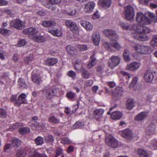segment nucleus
Listing matches in <instances>:
<instances>
[{"label": "nucleus", "instance_id": "nucleus-55", "mask_svg": "<svg viewBox=\"0 0 157 157\" xmlns=\"http://www.w3.org/2000/svg\"><path fill=\"white\" fill-rule=\"evenodd\" d=\"M96 59L95 58H94L92 59L91 60L89 63L87 67L88 69H90L93 67L94 65L96 64Z\"/></svg>", "mask_w": 157, "mask_h": 157}, {"label": "nucleus", "instance_id": "nucleus-22", "mask_svg": "<svg viewBox=\"0 0 157 157\" xmlns=\"http://www.w3.org/2000/svg\"><path fill=\"white\" fill-rule=\"evenodd\" d=\"M104 112V110L102 109H96L94 112V115L95 118L96 119L101 117Z\"/></svg>", "mask_w": 157, "mask_h": 157}, {"label": "nucleus", "instance_id": "nucleus-1", "mask_svg": "<svg viewBox=\"0 0 157 157\" xmlns=\"http://www.w3.org/2000/svg\"><path fill=\"white\" fill-rule=\"evenodd\" d=\"M133 48L137 53L141 54H149L153 51L150 47L138 44H135Z\"/></svg>", "mask_w": 157, "mask_h": 157}, {"label": "nucleus", "instance_id": "nucleus-28", "mask_svg": "<svg viewBox=\"0 0 157 157\" xmlns=\"http://www.w3.org/2000/svg\"><path fill=\"white\" fill-rule=\"evenodd\" d=\"M67 51L69 54L73 56L76 54V51L75 48L71 45H68L66 48Z\"/></svg>", "mask_w": 157, "mask_h": 157}, {"label": "nucleus", "instance_id": "nucleus-60", "mask_svg": "<svg viewBox=\"0 0 157 157\" xmlns=\"http://www.w3.org/2000/svg\"><path fill=\"white\" fill-rule=\"evenodd\" d=\"M67 96L68 98L71 99H73L75 97V94L72 92H69L67 93Z\"/></svg>", "mask_w": 157, "mask_h": 157}, {"label": "nucleus", "instance_id": "nucleus-44", "mask_svg": "<svg viewBox=\"0 0 157 157\" xmlns=\"http://www.w3.org/2000/svg\"><path fill=\"white\" fill-rule=\"evenodd\" d=\"M34 59V56L33 54H30L27 57L24 58V61L26 63L29 64V63L33 60Z\"/></svg>", "mask_w": 157, "mask_h": 157}, {"label": "nucleus", "instance_id": "nucleus-57", "mask_svg": "<svg viewBox=\"0 0 157 157\" xmlns=\"http://www.w3.org/2000/svg\"><path fill=\"white\" fill-rule=\"evenodd\" d=\"M26 44V42L25 40L21 39L19 40L17 46L18 47H21L24 46Z\"/></svg>", "mask_w": 157, "mask_h": 157}, {"label": "nucleus", "instance_id": "nucleus-47", "mask_svg": "<svg viewBox=\"0 0 157 157\" xmlns=\"http://www.w3.org/2000/svg\"><path fill=\"white\" fill-rule=\"evenodd\" d=\"M76 47L81 51H85L88 49L87 46L85 44H78L77 45Z\"/></svg>", "mask_w": 157, "mask_h": 157}, {"label": "nucleus", "instance_id": "nucleus-5", "mask_svg": "<svg viewBox=\"0 0 157 157\" xmlns=\"http://www.w3.org/2000/svg\"><path fill=\"white\" fill-rule=\"evenodd\" d=\"M103 33L106 36L111 37V39H115L118 40L119 38V36L115 31L111 29H105L103 30Z\"/></svg>", "mask_w": 157, "mask_h": 157}, {"label": "nucleus", "instance_id": "nucleus-24", "mask_svg": "<svg viewBox=\"0 0 157 157\" xmlns=\"http://www.w3.org/2000/svg\"><path fill=\"white\" fill-rule=\"evenodd\" d=\"M126 105L127 109L128 110H130L132 109L135 106V102L133 99H128L127 100Z\"/></svg>", "mask_w": 157, "mask_h": 157}, {"label": "nucleus", "instance_id": "nucleus-17", "mask_svg": "<svg viewBox=\"0 0 157 157\" xmlns=\"http://www.w3.org/2000/svg\"><path fill=\"white\" fill-rule=\"evenodd\" d=\"M81 25L84 27L86 30L91 31L93 29V26L91 23L89 21H82L80 22Z\"/></svg>", "mask_w": 157, "mask_h": 157}, {"label": "nucleus", "instance_id": "nucleus-64", "mask_svg": "<svg viewBox=\"0 0 157 157\" xmlns=\"http://www.w3.org/2000/svg\"><path fill=\"white\" fill-rule=\"evenodd\" d=\"M45 139L47 142L52 141L54 140L53 137L51 135H49L45 136Z\"/></svg>", "mask_w": 157, "mask_h": 157}, {"label": "nucleus", "instance_id": "nucleus-21", "mask_svg": "<svg viewBox=\"0 0 157 157\" xmlns=\"http://www.w3.org/2000/svg\"><path fill=\"white\" fill-rule=\"evenodd\" d=\"M155 127L153 124H150L148 126L146 130V133L148 136H151L155 134Z\"/></svg>", "mask_w": 157, "mask_h": 157}, {"label": "nucleus", "instance_id": "nucleus-10", "mask_svg": "<svg viewBox=\"0 0 157 157\" xmlns=\"http://www.w3.org/2000/svg\"><path fill=\"white\" fill-rule=\"evenodd\" d=\"M38 29L34 27H30L23 30V33L25 34H29L36 36L38 33Z\"/></svg>", "mask_w": 157, "mask_h": 157}, {"label": "nucleus", "instance_id": "nucleus-31", "mask_svg": "<svg viewBox=\"0 0 157 157\" xmlns=\"http://www.w3.org/2000/svg\"><path fill=\"white\" fill-rule=\"evenodd\" d=\"M95 5L96 4L94 2H89L84 5V8L86 10H93L94 9Z\"/></svg>", "mask_w": 157, "mask_h": 157}, {"label": "nucleus", "instance_id": "nucleus-32", "mask_svg": "<svg viewBox=\"0 0 157 157\" xmlns=\"http://www.w3.org/2000/svg\"><path fill=\"white\" fill-rule=\"evenodd\" d=\"M33 39L35 41L41 43L45 41V38L41 35L33 36Z\"/></svg>", "mask_w": 157, "mask_h": 157}, {"label": "nucleus", "instance_id": "nucleus-58", "mask_svg": "<svg viewBox=\"0 0 157 157\" xmlns=\"http://www.w3.org/2000/svg\"><path fill=\"white\" fill-rule=\"evenodd\" d=\"M151 147L155 150L157 149V141L155 140H152L151 143Z\"/></svg>", "mask_w": 157, "mask_h": 157}, {"label": "nucleus", "instance_id": "nucleus-33", "mask_svg": "<svg viewBox=\"0 0 157 157\" xmlns=\"http://www.w3.org/2000/svg\"><path fill=\"white\" fill-rule=\"evenodd\" d=\"M81 75L82 77L85 79L88 78L90 76L89 72L84 68L82 67L80 69Z\"/></svg>", "mask_w": 157, "mask_h": 157}, {"label": "nucleus", "instance_id": "nucleus-45", "mask_svg": "<svg viewBox=\"0 0 157 157\" xmlns=\"http://www.w3.org/2000/svg\"><path fill=\"white\" fill-rule=\"evenodd\" d=\"M19 132L21 134H24L30 132V129L28 127H22L19 130Z\"/></svg>", "mask_w": 157, "mask_h": 157}, {"label": "nucleus", "instance_id": "nucleus-42", "mask_svg": "<svg viewBox=\"0 0 157 157\" xmlns=\"http://www.w3.org/2000/svg\"><path fill=\"white\" fill-rule=\"evenodd\" d=\"M138 81V78L137 77H135L133 79L132 81L130 84V88H134V89L136 90V89L135 86H136L137 82Z\"/></svg>", "mask_w": 157, "mask_h": 157}, {"label": "nucleus", "instance_id": "nucleus-8", "mask_svg": "<svg viewBox=\"0 0 157 157\" xmlns=\"http://www.w3.org/2000/svg\"><path fill=\"white\" fill-rule=\"evenodd\" d=\"M132 36L134 38L141 41H146L148 40V37L147 36L141 32H139L137 34H132Z\"/></svg>", "mask_w": 157, "mask_h": 157}, {"label": "nucleus", "instance_id": "nucleus-9", "mask_svg": "<svg viewBox=\"0 0 157 157\" xmlns=\"http://www.w3.org/2000/svg\"><path fill=\"white\" fill-rule=\"evenodd\" d=\"M44 93L47 99H51L56 95L55 90L54 89H49L44 91Z\"/></svg>", "mask_w": 157, "mask_h": 157}, {"label": "nucleus", "instance_id": "nucleus-25", "mask_svg": "<svg viewBox=\"0 0 157 157\" xmlns=\"http://www.w3.org/2000/svg\"><path fill=\"white\" fill-rule=\"evenodd\" d=\"M57 59L54 58H52L48 59L44 61L45 64L48 66H53L58 62Z\"/></svg>", "mask_w": 157, "mask_h": 157}, {"label": "nucleus", "instance_id": "nucleus-20", "mask_svg": "<svg viewBox=\"0 0 157 157\" xmlns=\"http://www.w3.org/2000/svg\"><path fill=\"white\" fill-rule=\"evenodd\" d=\"M48 31L54 36L56 37H60L62 36L63 34L62 30L58 29L48 30Z\"/></svg>", "mask_w": 157, "mask_h": 157}, {"label": "nucleus", "instance_id": "nucleus-18", "mask_svg": "<svg viewBox=\"0 0 157 157\" xmlns=\"http://www.w3.org/2000/svg\"><path fill=\"white\" fill-rule=\"evenodd\" d=\"M48 3L51 5V6L47 5L46 6L48 9L51 10H55L56 9V7L52 6L53 4L59 3L61 1V0H47Z\"/></svg>", "mask_w": 157, "mask_h": 157}, {"label": "nucleus", "instance_id": "nucleus-61", "mask_svg": "<svg viewBox=\"0 0 157 157\" xmlns=\"http://www.w3.org/2000/svg\"><path fill=\"white\" fill-rule=\"evenodd\" d=\"M141 33L143 32L145 34L149 32V29L148 28L145 26H141Z\"/></svg>", "mask_w": 157, "mask_h": 157}, {"label": "nucleus", "instance_id": "nucleus-46", "mask_svg": "<svg viewBox=\"0 0 157 157\" xmlns=\"http://www.w3.org/2000/svg\"><path fill=\"white\" fill-rule=\"evenodd\" d=\"M150 44L153 47H157V35L153 36L150 42Z\"/></svg>", "mask_w": 157, "mask_h": 157}, {"label": "nucleus", "instance_id": "nucleus-11", "mask_svg": "<svg viewBox=\"0 0 157 157\" xmlns=\"http://www.w3.org/2000/svg\"><path fill=\"white\" fill-rule=\"evenodd\" d=\"M26 94L24 93L20 95L18 98L17 103L15 104L16 106H19L22 103H26Z\"/></svg>", "mask_w": 157, "mask_h": 157}, {"label": "nucleus", "instance_id": "nucleus-19", "mask_svg": "<svg viewBox=\"0 0 157 157\" xmlns=\"http://www.w3.org/2000/svg\"><path fill=\"white\" fill-rule=\"evenodd\" d=\"M121 135L122 137L128 139H131L132 136V132L129 129H126L123 131Z\"/></svg>", "mask_w": 157, "mask_h": 157}, {"label": "nucleus", "instance_id": "nucleus-52", "mask_svg": "<svg viewBox=\"0 0 157 157\" xmlns=\"http://www.w3.org/2000/svg\"><path fill=\"white\" fill-rule=\"evenodd\" d=\"M18 85L23 88H26L27 87V86L25 84L24 80L23 79L20 78L18 80Z\"/></svg>", "mask_w": 157, "mask_h": 157}, {"label": "nucleus", "instance_id": "nucleus-7", "mask_svg": "<svg viewBox=\"0 0 157 157\" xmlns=\"http://www.w3.org/2000/svg\"><path fill=\"white\" fill-rule=\"evenodd\" d=\"M141 64L140 63L137 62H133L127 65L126 67L127 70L131 71H135L138 69L140 67Z\"/></svg>", "mask_w": 157, "mask_h": 157}, {"label": "nucleus", "instance_id": "nucleus-35", "mask_svg": "<svg viewBox=\"0 0 157 157\" xmlns=\"http://www.w3.org/2000/svg\"><path fill=\"white\" fill-rule=\"evenodd\" d=\"M123 58L125 61L129 62L131 60L129 51L127 49L125 50L123 53Z\"/></svg>", "mask_w": 157, "mask_h": 157}, {"label": "nucleus", "instance_id": "nucleus-59", "mask_svg": "<svg viewBox=\"0 0 157 157\" xmlns=\"http://www.w3.org/2000/svg\"><path fill=\"white\" fill-rule=\"evenodd\" d=\"M101 17L100 14L98 11L94 13L92 17V19L94 20L99 18Z\"/></svg>", "mask_w": 157, "mask_h": 157}, {"label": "nucleus", "instance_id": "nucleus-6", "mask_svg": "<svg viewBox=\"0 0 157 157\" xmlns=\"http://www.w3.org/2000/svg\"><path fill=\"white\" fill-rule=\"evenodd\" d=\"M10 25L16 29H21L25 26V23L19 19H16L11 21Z\"/></svg>", "mask_w": 157, "mask_h": 157}, {"label": "nucleus", "instance_id": "nucleus-49", "mask_svg": "<svg viewBox=\"0 0 157 157\" xmlns=\"http://www.w3.org/2000/svg\"><path fill=\"white\" fill-rule=\"evenodd\" d=\"M66 13L68 15L77 16L79 14L78 10H67Z\"/></svg>", "mask_w": 157, "mask_h": 157}, {"label": "nucleus", "instance_id": "nucleus-56", "mask_svg": "<svg viewBox=\"0 0 157 157\" xmlns=\"http://www.w3.org/2000/svg\"><path fill=\"white\" fill-rule=\"evenodd\" d=\"M61 142L64 144H70L72 143V141L67 138H63L61 139Z\"/></svg>", "mask_w": 157, "mask_h": 157}, {"label": "nucleus", "instance_id": "nucleus-2", "mask_svg": "<svg viewBox=\"0 0 157 157\" xmlns=\"http://www.w3.org/2000/svg\"><path fill=\"white\" fill-rule=\"evenodd\" d=\"M105 141L109 146L113 148H116L118 146V141L111 135H108L106 136Z\"/></svg>", "mask_w": 157, "mask_h": 157}, {"label": "nucleus", "instance_id": "nucleus-13", "mask_svg": "<svg viewBox=\"0 0 157 157\" xmlns=\"http://www.w3.org/2000/svg\"><path fill=\"white\" fill-rule=\"evenodd\" d=\"M144 77L146 81L149 83L152 81L154 78V75L152 72L147 71L145 72Z\"/></svg>", "mask_w": 157, "mask_h": 157}, {"label": "nucleus", "instance_id": "nucleus-14", "mask_svg": "<svg viewBox=\"0 0 157 157\" xmlns=\"http://www.w3.org/2000/svg\"><path fill=\"white\" fill-rule=\"evenodd\" d=\"M93 43L96 46L99 45L100 40V36L98 33H94L92 35Z\"/></svg>", "mask_w": 157, "mask_h": 157}, {"label": "nucleus", "instance_id": "nucleus-27", "mask_svg": "<svg viewBox=\"0 0 157 157\" xmlns=\"http://www.w3.org/2000/svg\"><path fill=\"white\" fill-rule=\"evenodd\" d=\"M117 40L115 39H111L110 43L112 44V47L117 50H120L121 48V46L116 41Z\"/></svg>", "mask_w": 157, "mask_h": 157}, {"label": "nucleus", "instance_id": "nucleus-53", "mask_svg": "<svg viewBox=\"0 0 157 157\" xmlns=\"http://www.w3.org/2000/svg\"><path fill=\"white\" fill-rule=\"evenodd\" d=\"M35 141L36 144L37 145H41L43 143V139L40 136H38L36 139Z\"/></svg>", "mask_w": 157, "mask_h": 157}, {"label": "nucleus", "instance_id": "nucleus-26", "mask_svg": "<svg viewBox=\"0 0 157 157\" xmlns=\"http://www.w3.org/2000/svg\"><path fill=\"white\" fill-rule=\"evenodd\" d=\"M147 115V113L146 112H141L135 117V120L138 121H142L146 118Z\"/></svg>", "mask_w": 157, "mask_h": 157}, {"label": "nucleus", "instance_id": "nucleus-48", "mask_svg": "<svg viewBox=\"0 0 157 157\" xmlns=\"http://www.w3.org/2000/svg\"><path fill=\"white\" fill-rule=\"evenodd\" d=\"M11 33V31L6 29L0 28V33L4 35H9Z\"/></svg>", "mask_w": 157, "mask_h": 157}, {"label": "nucleus", "instance_id": "nucleus-29", "mask_svg": "<svg viewBox=\"0 0 157 157\" xmlns=\"http://www.w3.org/2000/svg\"><path fill=\"white\" fill-rule=\"evenodd\" d=\"M123 116L122 113L119 111H115L111 114V117L113 119H119Z\"/></svg>", "mask_w": 157, "mask_h": 157}, {"label": "nucleus", "instance_id": "nucleus-54", "mask_svg": "<svg viewBox=\"0 0 157 157\" xmlns=\"http://www.w3.org/2000/svg\"><path fill=\"white\" fill-rule=\"evenodd\" d=\"M115 92L117 94L116 96H121L123 93V88L119 87H117L115 90Z\"/></svg>", "mask_w": 157, "mask_h": 157}, {"label": "nucleus", "instance_id": "nucleus-63", "mask_svg": "<svg viewBox=\"0 0 157 157\" xmlns=\"http://www.w3.org/2000/svg\"><path fill=\"white\" fill-rule=\"evenodd\" d=\"M67 75L70 77L74 79L75 76L76 74L73 71L71 70L68 73Z\"/></svg>", "mask_w": 157, "mask_h": 157}, {"label": "nucleus", "instance_id": "nucleus-23", "mask_svg": "<svg viewBox=\"0 0 157 157\" xmlns=\"http://www.w3.org/2000/svg\"><path fill=\"white\" fill-rule=\"evenodd\" d=\"M141 25H139L138 24H134L132 27L130 26V30L133 31V33H135L132 34H136L141 32Z\"/></svg>", "mask_w": 157, "mask_h": 157}, {"label": "nucleus", "instance_id": "nucleus-62", "mask_svg": "<svg viewBox=\"0 0 157 157\" xmlns=\"http://www.w3.org/2000/svg\"><path fill=\"white\" fill-rule=\"evenodd\" d=\"M6 115V111L3 109H0V117L4 118Z\"/></svg>", "mask_w": 157, "mask_h": 157}, {"label": "nucleus", "instance_id": "nucleus-37", "mask_svg": "<svg viewBox=\"0 0 157 157\" xmlns=\"http://www.w3.org/2000/svg\"><path fill=\"white\" fill-rule=\"evenodd\" d=\"M84 124L83 122L78 121L76 122L73 125L72 129L75 130L80 128H82L84 127Z\"/></svg>", "mask_w": 157, "mask_h": 157}, {"label": "nucleus", "instance_id": "nucleus-34", "mask_svg": "<svg viewBox=\"0 0 157 157\" xmlns=\"http://www.w3.org/2000/svg\"><path fill=\"white\" fill-rule=\"evenodd\" d=\"M30 157H47L44 154H40L39 152L34 151L33 152H30L29 153Z\"/></svg>", "mask_w": 157, "mask_h": 157}, {"label": "nucleus", "instance_id": "nucleus-30", "mask_svg": "<svg viewBox=\"0 0 157 157\" xmlns=\"http://www.w3.org/2000/svg\"><path fill=\"white\" fill-rule=\"evenodd\" d=\"M118 25L124 30H130V25L126 22L121 21L119 22Z\"/></svg>", "mask_w": 157, "mask_h": 157}, {"label": "nucleus", "instance_id": "nucleus-43", "mask_svg": "<svg viewBox=\"0 0 157 157\" xmlns=\"http://www.w3.org/2000/svg\"><path fill=\"white\" fill-rule=\"evenodd\" d=\"M36 129L38 130H42L44 129V124L38 123L35 122L34 125Z\"/></svg>", "mask_w": 157, "mask_h": 157}, {"label": "nucleus", "instance_id": "nucleus-41", "mask_svg": "<svg viewBox=\"0 0 157 157\" xmlns=\"http://www.w3.org/2000/svg\"><path fill=\"white\" fill-rule=\"evenodd\" d=\"M138 152L140 157H148V156L147 153L143 149H139L138 150Z\"/></svg>", "mask_w": 157, "mask_h": 157}, {"label": "nucleus", "instance_id": "nucleus-12", "mask_svg": "<svg viewBox=\"0 0 157 157\" xmlns=\"http://www.w3.org/2000/svg\"><path fill=\"white\" fill-rule=\"evenodd\" d=\"M112 3V0H99L98 2V5L104 8H109Z\"/></svg>", "mask_w": 157, "mask_h": 157}, {"label": "nucleus", "instance_id": "nucleus-4", "mask_svg": "<svg viewBox=\"0 0 157 157\" xmlns=\"http://www.w3.org/2000/svg\"><path fill=\"white\" fill-rule=\"evenodd\" d=\"M65 23L66 26L73 33L78 32V28L75 22L71 20H67Z\"/></svg>", "mask_w": 157, "mask_h": 157}, {"label": "nucleus", "instance_id": "nucleus-51", "mask_svg": "<svg viewBox=\"0 0 157 157\" xmlns=\"http://www.w3.org/2000/svg\"><path fill=\"white\" fill-rule=\"evenodd\" d=\"M103 46L106 50L109 51L112 50V46L111 44H110L109 43L105 42L103 44Z\"/></svg>", "mask_w": 157, "mask_h": 157}, {"label": "nucleus", "instance_id": "nucleus-50", "mask_svg": "<svg viewBox=\"0 0 157 157\" xmlns=\"http://www.w3.org/2000/svg\"><path fill=\"white\" fill-rule=\"evenodd\" d=\"M105 67V65L104 64L98 66L96 68V71L98 73L102 74L104 71Z\"/></svg>", "mask_w": 157, "mask_h": 157}, {"label": "nucleus", "instance_id": "nucleus-40", "mask_svg": "<svg viewBox=\"0 0 157 157\" xmlns=\"http://www.w3.org/2000/svg\"><path fill=\"white\" fill-rule=\"evenodd\" d=\"M26 154V152L23 148H21L17 150L16 154L17 157H25Z\"/></svg>", "mask_w": 157, "mask_h": 157}, {"label": "nucleus", "instance_id": "nucleus-15", "mask_svg": "<svg viewBox=\"0 0 157 157\" xmlns=\"http://www.w3.org/2000/svg\"><path fill=\"white\" fill-rule=\"evenodd\" d=\"M124 13L127 20L130 21L134 18L135 16L134 10H125Z\"/></svg>", "mask_w": 157, "mask_h": 157}, {"label": "nucleus", "instance_id": "nucleus-3", "mask_svg": "<svg viewBox=\"0 0 157 157\" xmlns=\"http://www.w3.org/2000/svg\"><path fill=\"white\" fill-rule=\"evenodd\" d=\"M121 62V58L118 56H112L108 60V65L110 68H113L118 66Z\"/></svg>", "mask_w": 157, "mask_h": 157}, {"label": "nucleus", "instance_id": "nucleus-39", "mask_svg": "<svg viewBox=\"0 0 157 157\" xmlns=\"http://www.w3.org/2000/svg\"><path fill=\"white\" fill-rule=\"evenodd\" d=\"M32 80L34 82L40 84L41 82V79L40 76L39 75L34 74L32 76Z\"/></svg>", "mask_w": 157, "mask_h": 157}, {"label": "nucleus", "instance_id": "nucleus-38", "mask_svg": "<svg viewBox=\"0 0 157 157\" xmlns=\"http://www.w3.org/2000/svg\"><path fill=\"white\" fill-rule=\"evenodd\" d=\"M21 141L17 138H14L12 141V144L14 148L18 147L20 145Z\"/></svg>", "mask_w": 157, "mask_h": 157}, {"label": "nucleus", "instance_id": "nucleus-16", "mask_svg": "<svg viewBox=\"0 0 157 157\" xmlns=\"http://www.w3.org/2000/svg\"><path fill=\"white\" fill-rule=\"evenodd\" d=\"M41 25L46 28H51L54 26L56 23L54 21L52 20L44 21L42 22Z\"/></svg>", "mask_w": 157, "mask_h": 157}, {"label": "nucleus", "instance_id": "nucleus-36", "mask_svg": "<svg viewBox=\"0 0 157 157\" xmlns=\"http://www.w3.org/2000/svg\"><path fill=\"white\" fill-rule=\"evenodd\" d=\"M48 121L51 123L57 124L59 122V118L56 117L54 115H51L48 118Z\"/></svg>", "mask_w": 157, "mask_h": 157}]
</instances>
